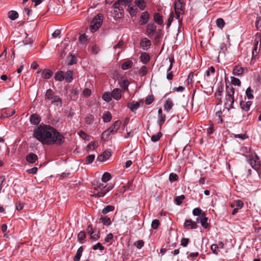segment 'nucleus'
<instances>
[{
	"label": "nucleus",
	"mask_w": 261,
	"mask_h": 261,
	"mask_svg": "<svg viewBox=\"0 0 261 261\" xmlns=\"http://www.w3.org/2000/svg\"><path fill=\"white\" fill-rule=\"evenodd\" d=\"M37 160V155L34 153H30L26 156V161L29 163H34Z\"/></svg>",
	"instance_id": "nucleus-16"
},
{
	"label": "nucleus",
	"mask_w": 261,
	"mask_h": 261,
	"mask_svg": "<svg viewBox=\"0 0 261 261\" xmlns=\"http://www.w3.org/2000/svg\"><path fill=\"white\" fill-rule=\"evenodd\" d=\"M208 218L205 216V213H203L201 217H197L196 221L200 222L201 226L204 228L207 229L209 227V223L207 222Z\"/></svg>",
	"instance_id": "nucleus-7"
},
{
	"label": "nucleus",
	"mask_w": 261,
	"mask_h": 261,
	"mask_svg": "<svg viewBox=\"0 0 261 261\" xmlns=\"http://www.w3.org/2000/svg\"><path fill=\"white\" fill-rule=\"evenodd\" d=\"M133 65V62L132 60H128L124 62L121 65V68L125 70L130 69Z\"/></svg>",
	"instance_id": "nucleus-25"
},
{
	"label": "nucleus",
	"mask_w": 261,
	"mask_h": 261,
	"mask_svg": "<svg viewBox=\"0 0 261 261\" xmlns=\"http://www.w3.org/2000/svg\"><path fill=\"white\" fill-rule=\"evenodd\" d=\"M134 3L135 5L141 10H144L147 6L145 0H135Z\"/></svg>",
	"instance_id": "nucleus-17"
},
{
	"label": "nucleus",
	"mask_w": 261,
	"mask_h": 261,
	"mask_svg": "<svg viewBox=\"0 0 261 261\" xmlns=\"http://www.w3.org/2000/svg\"><path fill=\"white\" fill-rule=\"evenodd\" d=\"M103 21V16L100 14L97 15L90 23V29L92 33L95 32L101 26Z\"/></svg>",
	"instance_id": "nucleus-5"
},
{
	"label": "nucleus",
	"mask_w": 261,
	"mask_h": 261,
	"mask_svg": "<svg viewBox=\"0 0 261 261\" xmlns=\"http://www.w3.org/2000/svg\"><path fill=\"white\" fill-rule=\"evenodd\" d=\"M173 103L171 99L168 98L166 100L164 107V110L168 112L173 107Z\"/></svg>",
	"instance_id": "nucleus-21"
},
{
	"label": "nucleus",
	"mask_w": 261,
	"mask_h": 261,
	"mask_svg": "<svg viewBox=\"0 0 261 261\" xmlns=\"http://www.w3.org/2000/svg\"><path fill=\"white\" fill-rule=\"evenodd\" d=\"M123 8H119L118 9H114L112 14L115 19H119L123 16Z\"/></svg>",
	"instance_id": "nucleus-15"
},
{
	"label": "nucleus",
	"mask_w": 261,
	"mask_h": 261,
	"mask_svg": "<svg viewBox=\"0 0 261 261\" xmlns=\"http://www.w3.org/2000/svg\"><path fill=\"white\" fill-rule=\"evenodd\" d=\"M129 84V82L126 79L121 78L120 81L119 82V85L122 89V91L127 90Z\"/></svg>",
	"instance_id": "nucleus-12"
},
{
	"label": "nucleus",
	"mask_w": 261,
	"mask_h": 261,
	"mask_svg": "<svg viewBox=\"0 0 261 261\" xmlns=\"http://www.w3.org/2000/svg\"><path fill=\"white\" fill-rule=\"evenodd\" d=\"M252 105V102L250 101H241L240 102V106L242 110L245 111H248L250 109V107Z\"/></svg>",
	"instance_id": "nucleus-22"
},
{
	"label": "nucleus",
	"mask_w": 261,
	"mask_h": 261,
	"mask_svg": "<svg viewBox=\"0 0 261 261\" xmlns=\"http://www.w3.org/2000/svg\"><path fill=\"white\" fill-rule=\"evenodd\" d=\"M183 4L181 0H178L174 4V10L183 11Z\"/></svg>",
	"instance_id": "nucleus-33"
},
{
	"label": "nucleus",
	"mask_w": 261,
	"mask_h": 261,
	"mask_svg": "<svg viewBox=\"0 0 261 261\" xmlns=\"http://www.w3.org/2000/svg\"><path fill=\"white\" fill-rule=\"evenodd\" d=\"M102 98L103 100L109 102L112 100V94L110 92H105L102 96Z\"/></svg>",
	"instance_id": "nucleus-36"
},
{
	"label": "nucleus",
	"mask_w": 261,
	"mask_h": 261,
	"mask_svg": "<svg viewBox=\"0 0 261 261\" xmlns=\"http://www.w3.org/2000/svg\"><path fill=\"white\" fill-rule=\"evenodd\" d=\"M94 121V115L88 114L87 115L85 118V122L86 124L90 125L92 124Z\"/></svg>",
	"instance_id": "nucleus-30"
},
{
	"label": "nucleus",
	"mask_w": 261,
	"mask_h": 261,
	"mask_svg": "<svg viewBox=\"0 0 261 261\" xmlns=\"http://www.w3.org/2000/svg\"><path fill=\"white\" fill-rule=\"evenodd\" d=\"M111 134H112L111 130L108 128L102 133L101 139L103 141H108L109 139V136Z\"/></svg>",
	"instance_id": "nucleus-31"
},
{
	"label": "nucleus",
	"mask_w": 261,
	"mask_h": 261,
	"mask_svg": "<svg viewBox=\"0 0 261 261\" xmlns=\"http://www.w3.org/2000/svg\"><path fill=\"white\" fill-rule=\"evenodd\" d=\"M53 72L49 69H45L42 71V77L45 79H49L53 75Z\"/></svg>",
	"instance_id": "nucleus-32"
},
{
	"label": "nucleus",
	"mask_w": 261,
	"mask_h": 261,
	"mask_svg": "<svg viewBox=\"0 0 261 261\" xmlns=\"http://www.w3.org/2000/svg\"><path fill=\"white\" fill-rule=\"evenodd\" d=\"M124 44V42L123 40H119L116 45L114 46V49H116L117 48H121Z\"/></svg>",
	"instance_id": "nucleus-64"
},
{
	"label": "nucleus",
	"mask_w": 261,
	"mask_h": 261,
	"mask_svg": "<svg viewBox=\"0 0 261 261\" xmlns=\"http://www.w3.org/2000/svg\"><path fill=\"white\" fill-rule=\"evenodd\" d=\"M156 30V27L154 23H149L146 27V32L148 36H153Z\"/></svg>",
	"instance_id": "nucleus-9"
},
{
	"label": "nucleus",
	"mask_w": 261,
	"mask_h": 261,
	"mask_svg": "<svg viewBox=\"0 0 261 261\" xmlns=\"http://www.w3.org/2000/svg\"><path fill=\"white\" fill-rule=\"evenodd\" d=\"M128 12L131 16H135L137 14V9L134 8L133 7L129 6Z\"/></svg>",
	"instance_id": "nucleus-51"
},
{
	"label": "nucleus",
	"mask_w": 261,
	"mask_h": 261,
	"mask_svg": "<svg viewBox=\"0 0 261 261\" xmlns=\"http://www.w3.org/2000/svg\"><path fill=\"white\" fill-rule=\"evenodd\" d=\"M245 70H247V69L243 68L240 66H236L233 70V74L234 75L240 76L242 75Z\"/></svg>",
	"instance_id": "nucleus-18"
},
{
	"label": "nucleus",
	"mask_w": 261,
	"mask_h": 261,
	"mask_svg": "<svg viewBox=\"0 0 261 261\" xmlns=\"http://www.w3.org/2000/svg\"><path fill=\"white\" fill-rule=\"evenodd\" d=\"M184 226L185 228L190 229H196L198 227V225L195 221H193L191 219L186 220L184 224Z\"/></svg>",
	"instance_id": "nucleus-11"
},
{
	"label": "nucleus",
	"mask_w": 261,
	"mask_h": 261,
	"mask_svg": "<svg viewBox=\"0 0 261 261\" xmlns=\"http://www.w3.org/2000/svg\"><path fill=\"white\" fill-rule=\"evenodd\" d=\"M95 159V155L94 154H90L87 156L86 159L87 164H90L92 163Z\"/></svg>",
	"instance_id": "nucleus-56"
},
{
	"label": "nucleus",
	"mask_w": 261,
	"mask_h": 261,
	"mask_svg": "<svg viewBox=\"0 0 261 261\" xmlns=\"http://www.w3.org/2000/svg\"><path fill=\"white\" fill-rule=\"evenodd\" d=\"M211 249L213 252V253L215 254H218V246L217 244H213L211 246Z\"/></svg>",
	"instance_id": "nucleus-62"
},
{
	"label": "nucleus",
	"mask_w": 261,
	"mask_h": 261,
	"mask_svg": "<svg viewBox=\"0 0 261 261\" xmlns=\"http://www.w3.org/2000/svg\"><path fill=\"white\" fill-rule=\"evenodd\" d=\"M143 104V101L140 100V101H133L127 103V107L130 109L133 112H135L139 108L140 104Z\"/></svg>",
	"instance_id": "nucleus-10"
},
{
	"label": "nucleus",
	"mask_w": 261,
	"mask_h": 261,
	"mask_svg": "<svg viewBox=\"0 0 261 261\" xmlns=\"http://www.w3.org/2000/svg\"><path fill=\"white\" fill-rule=\"evenodd\" d=\"M66 61L68 65H72L76 63V58L74 56L71 55L68 57Z\"/></svg>",
	"instance_id": "nucleus-37"
},
{
	"label": "nucleus",
	"mask_w": 261,
	"mask_h": 261,
	"mask_svg": "<svg viewBox=\"0 0 261 261\" xmlns=\"http://www.w3.org/2000/svg\"><path fill=\"white\" fill-rule=\"evenodd\" d=\"M253 90L251 89L249 87H248L246 91V95L249 99H252L254 98V96L253 95Z\"/></svg>",
	"instance_id": "nucleus-41"
},
{
	"label": "nucleus",
	"mask_w": 261,
	"mask_h": 261,
	"mask_svg": "<svg viewBox=\"0 0 261 261\" xmlns=\"http://www.w3.org/2000/svg\"><path fill=\"white\" fill-rule=\"evenodd\" d=\"M86 233L84 231H80L77 234V240L79 241L84 240L86 238Z\"/></svg>",
	"instance_id": "nucleus-52"
},
{
	"label": "nucleus",
	"mask_w": 261,
	"mask_h": 261,
	"mask_svg": "<svg viewBox=\"0 0 261 261\" xmlns=\"http://www.w3.org/2000/svg\"><path fill=\"white\" fill-rule=\"evenodd\" d=\"M64 80L67 83H70L73 80V71L71 70L64 73Z\"/></svg>",
	"instance_id": "nucleus-24"
},
{
	"label": "nucleus",
	"mask_w": 261,
	"mask_h": 261,
	"mask_svg": "<svg viewBox=\"0 0 261 261\" xmlns=\"http://www.w3.org/2000/svg\"><path fill=\"white\" fill-rule=\"evenodd\" d=\"M154 100V97L152 95H149L148 96L145 100V104L147 105H150Z\"/></svg>",
	"instance_id": "nucleus-53"
},
{
	"label": "nucleus",
	"mask_w": 261,
	"mask_h": 261,
	"mask_svg": "<svg viewBox=\"0 0 261 261\" xmlns=\"http://www.w3.org/2000/svg\"><path fill=\"white\" fill-rule=\"evenodd\" d=\"M99 249L100 250L102 251L104 249V247L102 246L101 243H97L96 244L93 246V249L95 250Z\"/></svg>",
	"instance_id": "nucleus-61"
},
{
	"label": "nucleus",
	"mask_w": 261,
	"mask_h": 261,
	"mask_svg": "<svg viewBox=\"0 0 261 261\" xmlns=\"http://www.w3.org/2000/svg\"><path fill=\"white\" fill-rule=\"evenodd\" d=\"M111 155V151L109 150H105L102 154L99 155L97 157V160L99 162H103L109 159Z\"/></svg>",
	"instance_id": "nucleus-13"
},
{
	"label": "nucleus",
	"mask_w": 261,
	"mask_h": 261,
	"mask_svg": "<svg viewBox=\"0 0 261 261\" xmlns=\"http://www.w3.org/2000/svg\"><path fill=\"white\" fill-rule=\"evenodd\" d=\"M203 212L202 210L199 208H195L193 210V214L194 216H199V217H201L203 215Z\"/></svg>",
	"instance_id": "nucleus-44"
},
{
	"label": "nucleus",
	"mask_w": 261,
	"mask_h": 261,
	"mask_svg": "<svg viewBox=\"0 0 261 261\" xmlns=\"http://www.w3.org/2000/svg\"><path fill=\"white\" fill-rule=\"evenodd\" d=\"M216 24L218 28H223L225 25V22L222 18H218L216 20Z\"/></svg>",
	"instance_id": "nucleus-49"
},
{
	"label": "nucleus",
	"mask_w": 261,
	"mask_h": 261,
	"mask_svg": "<svg viewBox=\"0 0 261 261\" xmlns=\"http://www.w3.org/2000/svg\"><path fill=\"white\" fill-rule=\"evenodd\" d=\"M8 17L10 19L14 20L18 18V14L16 11L12 10L8 12Z\"/></svg>",
	"instance_id": "nucleus-34"
},
{
	"label": "nucleus",
	"mask_w": 261,
	"mask_h": 261,
	"mask_svg": "<svg viewBox=\"0 0 261 261\" xmlns=\"http://www.w3.org/2000/svg\"><path fill=\"white\" fill-rule=\"evenodd\" d=\"M255 27L257 30L261 31V17L257 16L255 21Z\"/></svg>",
	"instance_id": "nucleus-45"
},
{
	"label": "nucleus",
	"mask_w": 261,
	"mask_h": 261,
	"mask_svg": "<svg viewBox=\"0 0 261 261\" xmlns=\"http://www.w3.org/2000/svg\"><path fill=\"white\" fill-rule=\"evenodd\" d=\"M165 120H166L165 115H161L160 116H158V123L160 127V129L161 128L162 125L164 123Z\"/></svg>",
	"instance_id": "nucleus-39"
},
{
	"label": "nucleus",
	"mask_w": 261,
	"mask_h": 261,
	"mask_svg": "<svg viewBox=\"0 0 261 261\" xmlns=\"http://www.w3.org/2000/svg\"><path fill=\"white\" fill-rule=\"evenodd\" d=\"M231 83L232 85L234 86H240L241 82L240 80L238 78L234 77L233 76L231 77Z\"/></svg>",
	"instance_id": "nucleus-50"
},
{
	"label": "nucleus",
	"mask_w": 261,
	"mask_h": 261,
	"mask_svg": "<svg viewBox=\"0 0 261 261\" xmlns=\"http://www.w3.org/2000/svg\"><path fill=\"white\" fill-rule=\"evenodd\" d=\"M91 90L88 88H85L83 91V95L86 97H88L91 95Z\"/></svg>",
	"instance_id": "nucleus-63"
},
{
	"label": "nucleus",
	"mask_w": 261,
	"mask_h": 261,
	"mask_svg": "<svg viewBox=\"0 0 261 261\" xmlns=\"http://www.w3.org/2000/svg\"><path fill=\"white\" fill-rule=\"evenodd\" d=\"M169 180L171 182H173L175 181H176L178 179V175L174 173H171L169 175Z\"/></svg>",
	"instance_id": "nucleus-48"
},
{
	"label": "nucleus",
	"mask_w": 261,
	"mask_h": 261,
	"mask_svg": "<svg viewBox=\"0 0 261 261\" xmlns=\"http://www.w3.org/2000/svg\"><path fill=\"white\" fill-rule=\"evenodd\" d=\"M45 100H51V103L56 106L62 105V99L58 95H56L55 92L51 89L46 90L44 95Z\"/></svg>",
	"instance_id": "nucleus-4"
},
{
	"label": "nucleus",
	"mask_w": 261,
	"mask_h": 261,
	"mask_svg": "<svg viewBox=\"0 0 261 261\" xmlns=\"http://www.w3.org/2000/svg\"><path fill=\"white\" fill-rule=\"evenodd\" d=\"M48 135L49 137L44 145L60 146L63 144L65 141L64 136L53 126Z\"/></svg>",
	"instance_id": "nucleus-2"
},
{
	"label": "nucleus",
	"mask_w": 261,
	"mask_h": 261,
	"mask_svg": "<svg viewBox=\"0 0 261 261\" xmlns=\"http://www.w3.org/2000/svg\"><path fill=\"white\" fill-rule=\"evenodd\" d=\"M83 251V248L82 246H81L76 251V253L73 258L74 261H79L80 260L81 257L82 255V253Z\"/></svg>",
	"instance_id": "nucleus-29"
},
{
	"label": "nucleus",
	"mask_w": 261,
	"mask_h": 261,
	"mask_svg": "<svg viewBox=\"0 0 261 261\" xmlns=\"http://www.w3.org/2000/svg\"><path fill=\"white\" fill-rule=\"evenodd\" d=\"M98 146V142L97 141L91 142L88 145V147L95 149Z\"/></svg>",
	"instance_id": "nucleus-59"
},
{
	"label": "nucleus",
	"mask_w": 261,
	"mask_h": 261,
	"mask_svg": "<svg viewBox=\"0 0 261 261\" xmlns=\"http://www.w3.org/2000/svg\"><path fill=\"white\" fill-rule=\"evenodd\" d=\"M115 207L113 205H108L106 206L102 210V213L104 215L108 214L109 212H112L114 210Z\"/></svg>",
	"instance_id": "nucleus-38"
},
{
	"label": "nucleus",
	"mask_w": 261,
	"mask_h": 261,
	"mask_svg": "<svg viewBox=\"0 0 261 261\" xmlns=\"http://www.w3.org/2000/svg\"><path fill=\"white\" fill-rule=\"evenodd\" d=\"M139 74L141 76H144L147 73V68L146 66H143L139 70Z\"/></svg>",
	"instance_id": "nucleus-43"
},
{
	"label": "nucleus",
	"mask_w": 261,
	"mask_h": 261,
	"mask_svg": "<svg viewBox=\"0 0 261 261\" xmlns=\"http://www.w3.org/2000/svg\"><path fill=\"white\" fill-rule=\"evenodd\" d=\"M162 136V133L161 132H159L156 134L152 135L151 138V140L152 142H155L160 140Z\"/></svg>",
	"instance_id": "nucleus-46"
},
{
	"label": "nucleus",
	"mask_w": 261,
	"mask_h": 261,
	"mask_svg": "<svg viewBox=\"0 0 261 261\" xmlns=\"http://www.w3.org/2000/svg\"><path fill=\"white\" fill-rule=\"evenodd\" d=\"M51 127L49 125L41 124L34 130L33 135L42 144H45Z\"/></svg>",
	"instance_id": "nucleus-1"
},
{
	"label": "nucleus",
	"mask_w": 261,
	"mask_h": 261,
	"mask_svg": "<svg viewBox=\"0 0 261 261\" xmlns=\"http://www.w3.org/2000/svg\"><path fill=\"white\" fill-rule=\"evenodd\" d=\"M154 21L159 25H163L164 23L163 17L159 13L154 14Z\"/></svg>",
	"instance_id": "nucleus-23"
},
{
	"label": "nucleus",
	"mask_w": 261,
	"mask_h": 261,
	"mask_svg": "<svg viewBox=\"0 0 261 261\" xmlns=\"http://www.w3.org/2000/svg\"><path fill=\"white\" fill-rule=\"evenodd\" d=\"M40 117L36 114H34L32 115L30 117V121L31 123L34 125H37L40 122Z\"/></svg>",
	"instance_id": "nucleus-19"
},
{
	"label": "nucleus",
	"mask_w": 261,
	"mask_h": 261,
	"mask_svg": "<svg viewBox=\"0 0 261 261\" xmlns=\"http://www.w3.org/2000/svg\"><path fill=\"white\" fill-rule=\"evenodd\" d=\"M150 15L147 11H144L141 14L139 23L141 25H144L148 23L149 20Z\"/></svg>",
	"instance_id": "nucleus-8"
},
{
	"label": "nucleus",
	"mask_w": 261,
	"mask_h": 261,
	"mask_svg": "<svg viewBox=\"0 0 261 261\" xmlns=\"http://www.w3.org/2000/svg\"><path fill=\"white\" fill-rule=\"evenodd\" d=\"M144 242L142 240H138L134 243V245L138 248L141 249L144 245Z\"/></svg>",
	"instance_id": "nucleus-54"
},
{
	"label": "nucleus",
	"mask_w": 261,
	"mask_h": 261,
	"mask_svg": "<svg viewBox=\"0 0 261 261\" xmlns=\"http://www.w3.org/2000/svg\"><path fill=\"white\" fill-rule=\"evenodd\" d=\"M160 224V222L157 219H154L152 221V223H151V227L153 228V229H157L159 227V225Z\"/></svg>",
	"instance_id": "nucleus-57"
},
{
	"label": "nucleus",
	"mask_w": 261,
	"mask_h": 261,
	"mask_svg": "<svg viewBox=\"0 0 261 261\" xmlns=\"http://www.w3.org/2000/svg\"><path fill=\"white\" fill-rule=\"evenodd\" d=\"M190 242V240L188 238H182L181 240V245L184 247L187 246L188 243Z\"/></svg>",
	"instance_id": "nucleus-58"
},
{
	"label": "nucleus",
	"mask_w": 261,
	"mask_h": 261,
	"mask_svg": "<svg viewBox=\"0 0 261 261\" xmlns=\"http://www.w3.org/2000/svg\"><path fill=\"white\" fill-rule=\"evenodd\" d=\"M150 59L149 55L146 53H143L141 54L140 60L144 64H146Z\"/></svg>",
	"instance_id": "nucleus-26"
},
{
	"label": "nucleus",
	"mask_w": 261,
	"mask_h": 261,
	"mask_svg": "<svg viewBox=\"0 0 261 261\" xmlns=\"http://www.w3.org/2000/svg\"><path fill=\"white\" fill-rule=\"evenodd\" d=\"M248 162L254 169L256 170L259 168L260 161L258 156L255 153L251 155V158L249 159Z\"/></svg>",
	"instance_id": "nucleus-6"
},
{
	"label": "nucleus",
	"mask_w": 261,
	"mask_h": 261,
	"mask_svg": "<svg viewBox=\"0 0 261 261\" xmlns=\"http://www.w3.org/2000/svg\"><path fill=\"white\" fill-rule=\"evenodd\" d=\"M79 135L80 137L85 140H88L89 136L83 130H81L79 133Z\"/></svg>",
	"instance_id": "nucleus-55"
},
{
	"label": "nucleus",
	"mask_w": 261,
	"mask_h": 261,
	"mask_svg": "<svg viewBox=\"0 0 261 261\" xmlns=\"http://www.w3.org/2000/svg\"><path fill=\"white\" fill-rule=\"evenodd\" d=\"M111 174L108 172H105L102 175V176L101 178V180H102V181H103L104 182H106L108 181L109 180H110L111 179Z\"/></svg>",
	"instance_id": "nucleus-42"
},
{
	"label": "nucleus",
	"mask_w": 261,
	"mask_h": 261,
	"mask_svg": "<svg viewBox=\"0 0 261 261\" xmlns=\"http://www.w3.org/2000/svg\"><path fill=\"white\" fill-rule=\"evenodd\" d=\"M102 118L104 122H109L112 119V115L110 112L106 111L103 114Z\"/></svg>",
	"instance_id": "nucleus-28"
},
{
	"label": "nucleus",
	"mask_w": 261,
	"mask_h": 261,
	"mask_svg": "<svg viewBox=\"0 0 261 261\" xmlns=\"http://www.w3.org/2000/svg\"><path fill=\"white\" fill-rule=\"evenodd\" d=\"M122 90L119 88H115L111 92L112 98L118 100L121 98Z\"/></svg>",
	"instance_id": "nucleus-14"
},
{
	"label": "nucleus",
	"mask_w": 261,
	"mask_h": 261,
	"mask_svg": "<svg viewBox=\"0 0 261 261\" xmlns=\"http://www.w3.org/2000/svg\"><path fill=\"white\" fill-rule=\"evenodd\" d=\"M226 93L224 107L229 111L230 109L233 108L234 89L231 85H226Z\"/></svg>",
	"instance_id": "nucleus-3"
},
{
	"label": "nucleus",
	"mask_w": 261,
	"mask_h": 261,
	"mask_svg": "<svg viewBox=\"0 0 261 261\" xmlns=\"http://www.w3.org/2000/svg\"><path fill=\"white\" fill-rule=\"evenodd\" d=\"M185 198V197L184 195H181L180 196H178L176 197L175 198V201L176 204L178 205L181 204L182 200Z\"/></svg>",
	"instance_id": "nucleus-47"
},
{
	"label": "nucleus",
	"mask_w": 261,
	"mask_h": 261,
	"mask_svg": "<svg viewBox=\"0 0 261 261\" xmlns=\"http://www.w3.org/2000/svg\"><path fill=\"white\" fill-rule=\"evenodd\" d=\"M100 220L101 221V222L105 225L109 226L111 224V219L109 217L107 216L101 217L100 218Z\"/></svg>",
	"instance_id": "nucleus-35"
},
{
	"label": "nucleus",
	"mask_w": 261,
	"mask_h": 261,
	"mask_svg": "<svg viewBox=\"0 0 261 261\" xmlns=\"http://www.w3.org/2000/svg\"><path fill=\"white\" fill-rule=\"evenodd\" d=\"M55 80L57 81H62L64 80V72L62 71H59L55 73L54 76Z\"/></svg>",
	"instance_id": "nucleus-27"
},
{
	"label": "nucleus",
	"mask_w": 261,
	"mask_h": 261,
	"mask_svg": "<svg viewBox=\"0 0 261 261\" xmlns=\"http://www.w3.org/2000/svg\"><path fill=\"white\" fill-rule=\"evenodd\" d=\"M223 91V86H220L218 87L216 92V95L217 96V98L219 100L221 101V96L222 95V93Z\"/></svg>",
	"instance_id": "nucleus-40"
},
{
	"label": "nucleus",
	"mask_w": 261,
	"mask_h": 261,
	"mask_svg": "<svg viewBox=\"0 0 261 261\" xmlns=\"http://www.w3.org/2000/svg\"><path fill=\"white\" fill-rule=\"evenodd\" d=\"M150 45V41L147 38L143 39L140 42V45L141 47L144 50L147 49Z\"/></svg>",
	"instance_id": "nucleus-20"
},
{
	"label": "nucleus",
	"mask_w": 261,
	"mask_h": 261,
	"mask_svg": "<svg viewBox=\"0 0 261 261\" xmlns=\"http://www.w3.org/2000/svg\"><path fill=\"white\" fill-rule=\"evenodd\" d=\"M113 125V127L115 129V130L117 131L119 129V128L121 125V122L120 120H117Z\"/></svg>",
	"instance_id": "nucleus-60"
}]
</instances>
